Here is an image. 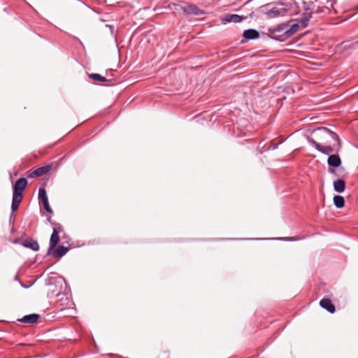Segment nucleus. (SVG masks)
Here are the masks:
<instances>
[{
	"mask_svg": "<svg viewBox=\"0 0 358 358\" xmlns=\"http://www.w3.org/2000/svg\"><path fill=\"white\" fill-rule=\"evenodd\" d=\"M243 17L241 15L236 14H227L225 15L222 21L223 22H241L243 20Z\"/></svg>",
	"mask_w": 358,
	"mask_h": 358,
	"instance_id": "6",
	"label": "nucleus"
},
{
	"mask_svg": "<svg viewBox=\"0 0 358 358\" xmlns=\"http://www.w3.org/2000/svg\"><path fill=\"white\" fill-rule=\"evenodd\" d=\"M315 134L321 138H328L330 137L335 141H338V136L335 133L331 131L329 129L327 128H319L315 131Z\"/></svg>",
	"mask_w": 358,
	"mask_h": 358,
	"instance_id": "1",
	"label": "nucleus"
},
{
	"mask_svg": "<svg viewBox=\"0 0 358 358\" xmlns=\"http://www.w3.org/2000/svg\"><path fill=\"white\" fill-rule=\"evenodd\" d=\"M90 78L97 81L104 82L106 80L105 77L101 76L98 73H91L89 75Z\"/></svg>",
	"mask_w": 358,
	"mask_h": 358,
	"instance_id": "18",
	"label": "nucleus"
},
{
	"mask_svg": "<svg viewBox=\"0 0 358 358\" xmlns=\"http://www.w3.org/2000/svg\"><path fill=\"white\" fill-rule=\"evenodd\" d=\"M27 185V179L24 178H21L15 182L13 186V192L19 194H23V192L25 189Z\"/></svg>",
	"mask_w": 358,
	"mask_h": 358,
	"instance_id": "4",
	"label": "nucleus"
},
{
	"mask_svg": "<svg viewBox=\"0 0 358 358\" xmlns=\"http://www.w3.org/2000/svg\"><path fill=\"white\" fill-rule=\"evenodd\" d=\"M334 203L338 208H341L345 205V199L343 196L340 195H336L334 197Z\"/></svg>",
	"mask_w": 358,
	"mask_h": 358,
	"instance_id": "14",
	"label": "nucleus"
},
{
	"mask_svg": "<svg viewBox=\"0 0 358 358\" xmlns=\"http://www.w3.org/2000/svg\"><path fill=\"white\" fill-rule=\"evenodd\" d=\"M287 10L282 7H273L266 12L268 17L273 18L280 15H284Z\"/></svg>",
	"mask_w": 358,
	"mask_h": 358,
	"instance_id": "5",
	"label": "nucleus"
},
{
	"mask_svg": "<svg viewBox=\"0 0 358 358\" xmlns=\"http://www.w3.org/2000/svg\"><path fill=\"white\" fill-rule=\"evenodd\" d=\"M19 206H20V203H17L16 201H13L12 200L11 208H12V211L13 212H15V210H17L18 207H19Z\"/></svg>",
	"mask_w": 358,
	"mask_h": 358,
	"instance_id": "22",
	"label": "nucleus"
},
{
	"mask_svg": "<svg viewBox=\"0 0 358 358\" xmlns=\"http://www.w3.org/2000/svg\"><path fill=\"white\" fill-rule=\"evenodd\" d=\"M312 17V13L310 12H306L304 13L301 18V23L303 27H306L308 22Z\"/></svg>",
	"mask_w": 358,
	"mask_h": 358,
	"instance_id": "15",
	"label": "nucleus"
},
{
	"mask_svg": "<svg viewBox=\"0 0 358 358\" xmlns=\"http://www.w3.org/2000/svg\"><path fill=\"white\" fill-rule=\"evenodd\" d=\"M24 245L27 248H30L31 249H32L34 251H38L39 250V245L35 241L31 240L29 241H26V243H24Z\"/></svg>",
	"mask_w": 358,
	"mask_h": 358,
	"instance_id": "17",
	"label": "nucleus"
},
{
	"mask_svg": "<svg viewBox=\"0 0 358 358\" xmlns=\"http://www.w3.org/2000/svg\"><path fill=\"white\" fill-rule=\"evenodd\" d=\"M299 238H296L295 237H292V238H288V240L289 241H296V240H298Z\"/></svg>",
	"mask_w": 358,
	"mask_h": 358,
	"instance_id": "24",
	"label": "nucleus"
},
{
	"mask_svg": "<svg viewBox=\"0 0 358 358\" xmlns=\"http://www.w3.org/2000/svg\"><path fill=\"white\" fill-rule=\"evenodd\" d=\"M320 305L331 313H334L336 310L335 306L329 299H322L320 302Z\"/></svg>",
	"mask_w": 358,
	"mask_h": 358,
	"instance_id": "7",
	"label": "nucleus"
},
{
	"mask_svg": "<svg viewBox=\"0 0 358 358\" xmlns=\"http://www.w3.org/2000/svg\"><path fill=\"white\" fill-rule=\"evenodd\" d=\"M327 163L329 166L337 168L341 165V160L338 155H332L329 157Z\"/></svg>",
	"mask_w": 358,
	"mask_h": 358,
	"instance_id": "9",
	"label": "nucleus"
},
{
	"mask_svg": "<svg viewBox=\"0 0 358 358\" xmlns=\"http://www.w3.org/2000/svg\"><path fill=\"white\" fill-rule=\"evenodd\" d=\"M43 205V207H44V209L45 210V211L48 213H52V210L49 205V202L47 201V202H43L42 203Z\"/></svg>",
	"mask_w": 358,
	"mask_h": 358,
	"instance_id": "20",
	"label": "nucleus"
},
{
	"mask_svg": "<svg viewBox=\"0 0 358 358\" xmlns=\"http://www.w3.org/2000/svg\"><path fill=\"white\" fill-rule=\"evenodd\" d=\"M243 37L246 39H256L259 38V34L255 29H248L243 32Z\"/></svg>",
	"mask_w": 358,
	"mask_h": 358,
	"instance_id": "12",
	"label": "nucleus"
},
{
	"mask_svg": "<svg viewBox=\"0 0 358 358\" xmlns=\"http://www.w3.org/2000/svg\"><path fill=\"white\" fill-rule=\"evenodd\" d=\"M69 250V248L62 245H59L54 252L53 256L56 257H62L64 256Z\"/></svg>",
	"mask_w": 358,
	"mask_h": 358,
	"instance_id": "13",
	"label": "nucleus"
},
{
	"mask_svg": "<svg viewBox=\"0 0 358 358\" xmlns=\"http://www.w3.org/2000/svg\"><path fill=\"white\" fill-rule=\"evenodd\" d=\"M39 318V315L37 314H30L28 315H25L22 319L19 320L20 322L27 323V324H34L36 323Z\"/></svg>",
	"mask_w": 358,
	"mask_h": 358,
	"instance_id": "10",
	"label": "nucleus"
},
{
	"mask_svg": "<svg viewBox=\"0 0 358 358\" xmlns=\"http://www.w3.org/2000/svg\"><path fill=\"white\" fill-rule=\"evenodd\" d=\"M22 199V194H19V193L13 192V201H16V202L20 203Z\"/></svg>",
	"mask_w": 358,
	"mask_h": 358,
	"instance_id": "19",
	"label": "nucleus"
},
{
	"mask_svg": "<svg viewBox=\"0 0 358 358\" xmlns=\"http://www.w3.org/2000/svg\"><path fill=\"white\" fill-rule=\"evenodd\" d=\"M334 190L338 193H342L345 189V182L342 179H337L334 182Z\"/></svg>",
	"mask_w": 358,
	"mask_h": 358,
	"instance_id": "11",
	"label": "nucleus"
},
{
	"mask_svg": "<svg viewBox=\"0 0 358 358\" xmlns=\"http://www.w3.org/2000/svg\"><path fill=\"white\" fill-rule=\"evenodd\" d=\"M299 29V25L297 24H295L292 26L291 31L292 33L296 32Z\"/></svg>",
	"mask_w": 358,
	"mask_h": 358,
	"instance_id": "23",
	"label": "nucleus"
},
{
	"mask_svg": "<svg viewBox=\"0 0 358 358\" xmlns=\"http://www.w3.org/2000/svg\"><path fill=\"white\" fill-rule=\"evenodd\" d=\"M50 171L49 166H45L39 167L34 171H29L27 174V177L32 178L36 177H41L45 175Z\"/></svg>",
	"mask_w": 358,
	"mask_h": 358,
	"instance_id": "3",
	"label": "nucleus"
},
{
	"mask_svg": "<svg viewBox=\"0 0 358 358\" xmlns=\"http://www.w3.org/2000/svg\"><path fill=\"white\" fill-rule=\"evenodd\" d=\"M38 199L42 203L48 201L46 191L44 187H40L38 189Z\"/></svg>",
	"mask_w": 358,
	"mask_h": 358,
	"instance_id": "16",
	"label": "nucleus"
},
{
	"mask_svg": "<svg viewBox=\"0 0 358 358\" xmlns=\"http://www.w3.org/2000/svg\"><path fill=\"white\" fill-rule=\"evenodd\" d=\"M196 9H197V8H196L195 6L190 5V6H188L185 8V11L189 12V13H196Z\"/></svg>",
	"mask_w": 358,
	"mask_h": 358,
	"instance_id": "21",
	"label": "nucleus"
},
{
	"mask_svg": "<svg viewBox=\"0 0 358 358\" xmlns=\"http://www.w3.org/2000/svg\"><path fill=\"white\" fill-rule=\"evenodd\" d=\"M59 241V231H57V228H54L50 239L49 250H53L57 245Z\"/></svg>",
	"mask_w": 358,
	"mask_h": 358,
	"instance_id": "8",
	"label": "nucleus"
},
{
	"mask_svg": "<svg viewBox=\"0 0 358 358\" xmlns=\"http://www.w3.org/2000/svg\"><path fill=\"white\" fill-rule=\"evenodd\" d=\"M309 143L322 153L329 155L334 151V148L331 146L322 145L314 139H309Z\"/></svg>",
	"mask_w": 358,
	"mask_h": 358,
	"instance_id": "2",
	"label": "nucleus"
}]
</instances>
